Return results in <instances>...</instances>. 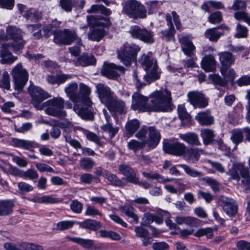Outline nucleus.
Listing matches in <instances>:
<instances>
[{
    "instance_id": "79ce46f5",
    "label": "nucleus",
    "mask_w": 250,
    "mask_h": 250,
    "mask_svg": "<svg viewBox=\"0 0 250 250\" xmlns=\"http://www.w3.org/2000/svg\"><path fill=\"white\" fill-rule=\"evenodd\" d=\"M32 201L34 202L41 204H53L57 202V199L51 195H44L40 197H35Z\"/></svg>"
},
{
    "instance_id": "f704fd0d",
    "label": "nucleus",
    "mask_w": 250,
    "mask_h": 250,
    "mask_svg": "<svg viewBox=\"0 0 250 250\" xmlns=\"http://www.w3.org/2000/svg\"><path fill=\"white\" fill-rule=\"evenodd\" d=\"M69 239L87 249L93 248L94 245V241L91 239H84L79 237H69Z\"/></svg>"
},
{
    "instance_id": "58836bf2",
    "label": "nucleus",
    "mask_w": 250,
    "mask_h": 250,
    "mask_svg": "<svg viewBox=\"0 0 250 250\" xmlns=\"http://www.w3.org/2000/svg\"><path fill=\"white\" fill-rule=\"evenodd\" d=\"M120 209L122 212L124 213L128 217L132 218L135 223H138L139 217L134 213V208L133 207L128 205H125L120 207Z\"/></svg>"
},
{
    "instance_id": "5fc2aeb1",
    "label": "nucleus",
    "mask_w": 250,
    "mask_h": 250,
    "mask_svg": "<svg viewBox=\"0 0 250 250\" xmlns=\"http://www.w3.org/2000/svg\"><path fill=\"white\" fill-rule=\"evenodd\" d=\"M0 86L7 90H9L10 88L9 75L6 71H4L2 74V78Z\"/></svg>"
},
{
    "instance_id": "e433bc0d",
    "label": "nucleus",
    "mask_w": 250,
    "mask_h": 250,
    "mask_svg": "<svg viewBox=\"0 0 250 250\" xmlns=\"http://www.w3.org/2000/svg\"><path fill=\"white\" fill-rule=\"evenodd\" d=\"M105 178L110 182V183L115 186L122 187L124 186V184L122 181L118 178L115 174H113L109 171H105Z\"/></svg>"
},
{
    "instance_id": "774afa93",
    "label": "nucleus",
    "mask_w": 250,
    "mask_h": 250,
    "mask_svg": "<svg viewBox=\"0 0 250 250\" xmlns=\"http://www.w3.org/2000/svg\"><path fill=\"white\" fill-rule=\"evenodd\" d=\"M22 250H43L42 247L32 243H22L21 245Z\"/></svg>"
},
{
    "instance_id": "69168bd1",
    "label": "nucleus",
    "mask_w": 250,
    "mask_h": 250,
    "mask_svg": "<svg viewBox=\"0 0 250 250\" xmlns=\"http://www.w3.org/2000/svg\"><path fill=\"white\" fill-rule=\"evenodd\" d=\"M222 20V16L220 12L217 11L211 14L208 18L209 21L211 23H218Z\"/></svg>"
},
{
    "instance_id": "ddd939ff",
    "label": "nucleus",
    "mask_w": 250,
    "mask_h": 250,
    "mask_svg": "<svg viewBox=\"0 0 250 250\" xmlns=\"http://www.w3.org/2000/svg\"><path fill=\"white\" fill-rule=\"evenodd\" d=\"M125 68L112 63H104L101 70V73L110 79L117 78L121 74L125 72Z\"/></svg>"
},
{
    "instance_id": "6e6d98bb",
    "label": "nucleus",
    "mask_w": 250,
    "mask_h": 250,
    "mask_svg": "<svg viewBox=\"0 0 250 250\" xmlns=\"http://www.w3.org/2000/svg\"><path fill=\"white\" fill-rule=\"evenodd\" d=\"M243 139V135L242 131L240 130H234L231 136V140L233 143L238 145L241 142Z\"/></svg>"
},
{
    "instance_id": "6e6552de",
    "label": "nucleus",
    "mask_w": 250,
    "mask_h": 250,
    "mask_svg": "<svg viewBox=\"0 0 250 250\" xmlns=\"http://www.w3.org/2000/svg\"><path fill=\"white\" fill-rule=\"evenodd\" d=\"M12 76L14 80L15 89L21 92L28 79V74L21 64H18L13 69Z\"/></svg>"
},
{
    "instance_id": "6ab92c4d",
    "label": "nucleus",
    "mask_w": 250,
    "mask_h": 250,
    "mask_svg": "<svg viewBox=\"0 0 250 250\" xmlns=\"http://www.w3.org/2000/svg\"><path fill=\"white\" fill-rule=\"evenodd\" d=\"M179 138L191 146H200L201 144L198 135L194 132H189L185 134H180Z\"/></svg>"
},
{
    "instance_id": "412c9836",
    "label": "nucleus",
    "mask_w": 250,
    "mask_h": 250,
    "mask_svg": "<svg viewBox=\"0 0 250 250\" xmlns=\"http://www.w3.org/2000/svg\"><path fill=\"white\" fill-rule=\"evenodd\" d=\"M149 141L148 145L150 147L154 148L156 146L161 138L160 132L154 127L148 128Z\"/></svg>"
},
{
    "instance_id": "f3484780",
    "label": "nucleus",
    "mask_w": 250,
    "mask_h": 250,
    "mask_svg": "<svg viewBox=\"0 0 250 250\" xmlns=\"http://www.w3.org/2000/svg\"><path fill=\"white\" fill-rule=\"evenodd\" d=\"M223 210L230 216L234 215L237 211V206L235 202L232 199L224 197L222 199Z\"/></svg>"
},
{
    "instance_id": "4468645a",
    "label": "nucleus",
    "mask_w": 250,
    "mask_h": 250,
    "mask_svg": "<svg viewBox=\"0 0 250 250\" xmlns=\"http://www.w3.org/2000/svg\"><path fill=\"white\" fill-rule=\"evenodd\" d=\"M187 146L183 143L176 142L173 144L166 143L164 145V150L167 153L175 156H181L185 154Z\"/></svg>"
},
{
    "instance_id": "5701e85b",
    "label": "nucleus",
    "mask_w": 250,
    "mask_h": 250,
    "mask_svg": "<svg viewBox=\"0 0 250 250\" xmlns=\"http://www.w3.org/2000/svg\"><path fill=\"white\" fill-rule=\"evenodd\" d=\"M195 119L202 125H208L213 123V118L208 111L198 113Z\"/></svg>"
},
{
    "instance_id": "7c9ffc66",
    "label": "nucleus",
    "mask_w": 250,
    "mask_h": 250,
    "mask_svg": "<svg viewBox=\"0 0 250 250\" xmlns=\"http://www.w3.org/2000/svg\"><path fill=\"white\" fill-rule=\"evenodd\" d=\"M74 110L76 113L83 119L91 120L93 119L92 112L87 108L80 107L79 105L76 104L74 107Z\"/></svg>"
},
{
    "instance_id": "338daca9",
    "label": "nucleus",
    "mask_w": 250,
    "mask_h": 250,
    "mask_svg": "<svg viewBox=\"0 0 250 250\" xmlns=\"http://www.w3.org/2000/svg\"><path fill=\"white\" fill-rule=\"evenodd\" d=\"M85 215L90 216H95L96 215H101V214L100 212L94 207L87 205Z\"/></svg>"
},
{
    "instance_id": "052dcab7",
    "label": "nucleus",
    "mask_w": 250,
    "mask_h": 250,
    "mask_svg": "<svg viewBox=\"0 0 250 250\" xmlns=\"http://www.w3.org/2000/svg\"><path fill=\"white\" fill-rule=\"evenodd\" d=\"M74 224L72 221H63L59 222L57 224V228L60 230H63L71 228Z\"/></svg>"
},
{
    "instance_id": "ea45409f",
    "label": "nucleus",
    "mask_w": 250,
    "mask_h": 250,
    "mask_svg": "<svg viewBox=\"0 0 250 250\" xmlns=\"http://www.w3.org/2000/svg\"><path fill=\"white\" fill-rule=\"evenodd\" d=\"M146 144V141L139 142L132 139L127 143V146L129 149L133 150L134 152H136L138 150L144 148Z\"/></svg>"
},
{
    "instance_id": "864d4df0",
    "label": "nucleus",
    "mask_w": 250,
    "mask_h": 250,
    "mask_svg": "<svg viewBox=\"0 0 250 250\" xmlns=\"http://www.w3.org/2000/svg\"><path fill=\"white\" fill-rule=\"evenodd\" d=\"M50 125L52 126H58V127L64 128H70L72 126L71 123L67 120H53L51 122Z\"/></svg>"
},
{
    "instance_id": "393cba45",
    "label": "nucleus",
    "mask_w": 250,
    "mask_h": 250,
    "mask_svg": "<svg viewBox=\"0 0 250 250\" xmlns=\"http://www.w3.org/2000/svg\"><path fill=\"white\" fill-rule=\"evenodd\" d=\"M140 126V123L137 119L128 121L125 126V134L127 137L132 136L139 129Z\"/></svg>"
},
{
    "instance_id": "aec40b11",
    "label": "nucleus",
    "mask_w": 250,
    "mask_h": 250,
    "mask_svg": "<svg viewBox=\"0 0 250 250\" xmlns=\"http://www.w3.org/2000/svg\"><path fill=\"white\" fill-rule=\"evenodd\" d=\"M188 100L194 107H205L208 104V100L203 95H188Z\"/></svg>"
},
{
    "instance_id": "4be33fe9",
    "label": "nucleus",
    "mask_w": 250,
    "mask_h": 250,
    "mask_svg": "<svg viewBox=\"0 0 250 250\" xmlns=\"http://www.w3.org/2000/svg\"><path fill=\"white\" fill-rule=\"evenodd\" d=\"M73 75L71 74H61L56 75H49L46 79L47 82L50 84H61L64 83L69 79H72Z\"/></svg>"
},
{
    "instance_id": "a19ab883",
    "label": "nucleus",
    "mask_w": 250,
    "mask_h": 250,
    "mask_svg": "<svg viewBox=\"0 0 250 250\" xmlns=\"http://www.w3.org/2000/svg\"><path fill=\"white\" fill-rule=\"evenodd\" d=\"M194 235L197 237L206 236L207 238L210 239L213 236V230L210 228H201L195 232Z\"/></svg>"
},
{
    "instance_id": "49530a36",
    "label": "nucleus",
    "mask_w": 250,
    "mask_h": 250,
    "mask_svg": "<svg viewBox=\"0 0 250 250\" xmlns=\"http://www.w3.org/2000/svg\"><path fill=\"white\" fill-rule=\"evenodd\" d=\"M163 37L167 41H170L174 39V28L172 23H170V27L169 29L162 31L161 32Z\"/></svg>"
},
{
    "instance_id": "f257e3e1",
    "label": "nucleus",
    "mask_w": 250,
    "mask_h": 250,
    "mask_svg": "<svg viewBox=\"0 0 250 250\" xmlns=\"http://www.w3.org/2000/svg\"><path fill=\"white\" fill-rule=\"evenodd\" d=\"M170 95H133L131 108L141 112H168L173 109Z\"/></svg>"
},
{
    "instance_id": "bf43d9fd",
    "label": "nucleus",
    "mask_w": 250,
    "mask_h": 250,
    "mask_svg": "<svg viewBox=\"0 0 250 250\" xmlns=\"http://www.w3.org/2000/svg\"><path fill=\"white\" fill-rule=\"evenodd\" d=\"M94 165V162L88 158H83L80 162V166L86 170H91Z\"/></svg>"
},
{
    "instance_id": "b1692460",
    "label": "nucleus",
    "mask_w": 250,
    "mask_h": 250,
    "mask_svg": "<svg viewBox=\"0 0 250 250\" xmlns=\"http://www.w3.org/2000/svg\"><path fill=\"white\" fill-rule=\"evenodd\" d=\"M215 60L211 55L206 56L201 62V66L206 71H213L215 69Z\"/></svg>"
},
{
    "instance_id": "a18cd8bd",
    "label": "nucleus",
    "mask_w": 250,
    "mask_h": 250,
    "mask_svg": "<svg viewBox=\"0 0 250 250\" xmlns=\"http://www.w3.org/2000/svg\"><path fill=\"white\" fill-rule=\"evenodd\" d=\"M229 67H222L221 69V73L225 77L227 78L229 80L233 81L235 79V73L234 69L231 68L228 69Z\"/></svg>"
},
{
    "instance_id": "423d86ee",
    "label": "nucleus",
    "mask_w": 250,
    "mask_h": 250,
    "mask_svg": "<svg viewBox=\"0 0 250 250\" xmlns=\"http://www.w3.org/2000/svg\"><path fill=\"white\" fill-rule=\"evenodd\" d=\"M99 98L110 112H116L120 114L126 112L125 102L112 95H99Z\"/></svg>"
},
{
    "instance_id": "0eeeda50",
    "label": "nucleus",
    "mask_w": 250,
    "mask_h": 250,
    "mask_svg": "<svg viewBox=\"0 0 250 250\" xmlns=\"http://www.w3.org/2000/svg\"><path fill=\"white\" fill-rule=\"evenodd\" d=\"M139 50L140 48L136 45H124L118 51V58L124 64L128 66L136 60L137 53Z\"/></svg>"
},
{
    "instance_id": "dca6fc26",
    "label": "nucleus",
    "mask_w": 250,
    "mask_h": 250,
    "mask_svg": "<svg viewBox=\"0 0 250 250\" xmlns=\"http://www.w3.org/2000/svg\"><path fill=\"white\" fill-rule=\"evenodd\" d=\"M204 152L203 149L198 148H187L184 158L188 163H195L199 160L201 154Z\"/></svg>"
},
{
    "instance_id": "37998d69",
    "label": "nucleus",
    "mask_w": 250,
    "mask_h": 250,
    "mask_svg": "<svg viewBox=\"0 0 250 250\" xmlns=\"http://www.w3.org/2000/svg\"><path fill=\"white\" fill-rule=\"evenodd\" d=\"M101 128L104 131L108 132L111 138H112L119 130L118 127L112 126L110 121L106 122V124L102 126Z\"/></svg>"
},
{
    "instance_id": "c756f323",
    "label": "nucleus",
    "mask_w": 250,
    "mask_h": 250,
    "mask_svg": "<svg viewBox=\"0 0 250 250\" xmlns=\"http://www.w3.org/2000/svg\"><path fill=\"white\" fill-rule=\"evenodd\" d=\"M88 95H69V99L75 103H81L83 104L90 106L92 102Z\"/></svg>"
},
{
    "instance_id": "473e14b6",
    "label": "nucleus",
    "mask_w": 250,
    "mask_h": 250,
    "mask_svg": "<svg viewBox=\"0 0 250 250\" xmlns=\"http://www.w3.org/2000/svg\"><path fill=\"white\" fill-rule=\"evenodd\" d=\"M104 36V30L103 28L97 27L93 29L88 34V38L89 40L99 42Z\"/></svg>"
},
{
    "instance_id": "a878e982",
    "label": "nucleus",
    "mask_w": 250,
    "mask_h": 250,
    "mask_svg": "<svg viewBox=\"0 0 250 250\" xmlns=\"http://www.w3.org/2000/svg\"><path fill=\"white\" fill-rule=\"evenodd\" d=\"M96 60L93 56L83 54L75 62L76 66H86L94 64Z\"/></svg>"
},
{
    "instance_id": "72a5a7b5",
    "label": "nucleus",
    "mask_w": 250,
    "mask_h": 250,
    "mask_svg": "<svg viewBox=\"0 0 250 250\" xmlns=\"http://www.w3.org/2000/svg\"><path fill=\"white\" fill-rule=\"evenodd\" d=\"M41 12H38L34 9H30L27 10L23 14V16L28 20L36 22L42 18Z\"/></svg>"
},
{
    "instance_id": "1a4fd4ad",
    "label": "nucleus",
    "mask_w": 250,
    "mask_h": 250,
    "mask_svg": "<svg viewBox=\"0 0 250 250\" xmlns=\"http://www.w3.org/2000/svg\"><path fill=\"white\" fill-rule=\"evenodd\" d=\"M131 36L145 43L151 44L154 42V33L151 30L138 25L131 26L129 30Z\"/></svg>"
},
{
    "instance_id": "603ef678",
    "label": "nucleus",
    "mask_w": 250,
    "mask_h": 250,
    "mask_svg": "<svg viewBox=\"0 0 250 250\" xmlns=\"http://www.w3.org/2000/svg\"><path fill=\"white\" fill-rule=\"evenodd\" d=\"M236 33L235 36L236 38H245L248 35V29L246 27L238 23L236 26Z\"/></svg>"
},
{
    "instance_id": "4c0bfd02",
    "label": "nucleus",
    "mask_w": 250,
    "mask_h": 250,
    "mask_svg": "<svg viewBox=\"0 0 250 250\" xmlns=\"http://www.w3.org/2000/svg\"><path fill=\"white\" fill-rule=\"evenodd\" d=\"M220 28V27H218L215 28L208 29L205 33L206 37L211 41L216 42L220 36L223 34V33L218 32L217 30V28Z\"/></svg>"
},
{
    "instance_id": "c03bdc74",
    "label": "nucleus",
    "mask_w": 250,
    "mask_h": 250,
    "mask_svg": "<svg viewBox=\"0 0 250 250\" xmlns=\"http://www.w3.org/2000/svg\"><path fill=\"white\" fill-rule=\"evenodd\" d=\"M239 171L243 178L242 183L245 185H250V174L249 169L246 167H240Z\"/></svg>"
},
{
    "instance_id": "7ed1b4c3",
    "label": "nucleus",
    "mask_w": 250,
    "mask_h": 250,
    "mask_svg": "<svg viewBox=\"0 0 250 250\" xmlns=\"http://www.w3.org/2000/svg\"><path fill=\"white\" fill-rule=\"evenodd\" d=\"M122 12L134 20L145 19L147 16L145 6L136 0H130L124 3Z\"/></svg>"
},
{
    "instance_id": "9b49d317",
    "label": "nucleus",
    "mask_w": 250,
    "mask_h": 250,
    "mask_svg": "<svg viewBox=\"0 0 250 250\" xmlns=\"http://www.w3.org/2000/svg\"><path fill=\"white\" fill-rule=\"evenodd\" d=\"M174 221L175 223H173L170 219L166 220V225L171 229H177L178 225L184 224L191 227H197L200 225L199 220L198 219L189 216L177 215L175 217Z\"/></svg>"
},
{
    "instance_id": "2eb2a0df",
    "label": "nucleus",
    "mask_w": 250,
    "mask_h": 250,
    "mask_svg": "<svg viewBox=\"0 0 250 250\" xmlns=\"http://www.w3.org/2000/svg\"><path fill=\"white\" fill-rule=\"evenodd\" d=\"M119 170L124 175L126 180L131 183H137L136 174L133 169L126 164H121L119 166Z\"/></svg>"
},
{
    "instance_id": "8fccbe9b",
    "label": "nucleus",
    "mask_w": 250,
    "mask_h": 250,
    "mask_svg": "<svg viewBox=\"0 0 250 250\" xmlns=\"http://www.w3.org/2000/svg\"><path fill=\"white\" fill-rule=\"evenodd\" d=\"M234 17L238 21H243L250 25V17L248 14L243 11H237L234 13Z\"/></svg>"
},
{
    "instance_id": "a211bd4d",
    "label": "nucleus",
    "mask_w": 250,
    "mask_h": 250,
    "mask_svg": "<svg viewBox=\"0 0 250 250\" xmlns=\"http://www.w3.org/2000/svg\"><path fill=\"white\" fill-rule=\"evenodd\" d=\"M11 144L15 147L31 150L32 152L35 151L34 150L32 149L34 147L35 143L33 141L16 138H12L11 139Z\"/></svg>"
},
{
    "instance_id": "c9c22d12",
    "label": "nucleus",
    "mask_w": 250,
    "mask_h": 250,
    "mask_svg": "<svg viewBox=\"0 0 250 250\" xmlns=\"http://www.w3.org/2000/svg\"><path fill=\"white\" fill-rule=\"evenodd\" d=\"M201 136L203 139V143L207 146L211 143L214 138L213 132L209 129H202L201 130Z\"/></svg>"
},
{
    "instance_id": "cd10ccee",
    "label": "nucleus",
    "mask_w": 250,
    "mask_h": 250,
    "mask_svg": "<svg viewBox=\"0 0 250 250\" xmlns=\"http://www.w3.org/2000/svg\"><path fill=\"white\" fill-rule=\"evenodd\" d=\"M220 61L222 67H229L233 64L235 58L232 55L228 52H224L219 54Z\"/></svg>"
},
{
    "instance_id": "c85d7f7f",
    "label": "nucleus",
    "mask_w": 250,
    "mask_h": 250,
    "mask_svg": "<svg viewBox=\"0 0 250 250\" xmlns=\"http://www.w3.org/2000/svg\"><path fill=\"white\" fill-rule=\"evenodd\" d=\"M81 228L95 231L102 227L100 222L94 220L87 219L79 223Z\"/></svg>"
},
{
    "instance_id": "bb28decb",
    "label": "nucleus",
    "mask_w": 250,
    "mask_h": 250,
    "mask_svg": "<svg viewBox=\"0 0 250 250\" xmlns=\"http://www.w3.org/2000/svg\"><path fill=\"white\" fill-rule=\"evenodd\" d=\"M14 206L12 200H0V216H7L13 211Z\"/></svg>"
},
{
    "instance_id": "680f3d73",
    "label": "nucleus",
    "mask_w": 250,
    "mask_h": 250,
    "mask_svg": "<svg viewBox=\"0 0 250 250\" xmlns=\"http://www.w3.org/2000/svg\"><path fill=\"white\" fill-rule=\"evenodd\" d=\"M155 220V216L150 213H145L142 218L141 225L142 226H149V225Z\"/></svg>"
},
{
    "instance_id": "3c124183",
    "label": "nucleus",
    "mask_w": 250,
    "mask_h": 250,
    "mask_svg": "<svg viewBox=\"0 0 250 250\" xmlns=\"http://www.w3.org/2000/svg\"><path fill=\"white\" fill-rule=\"evenodd\" d=\"M144 226L141 224L140 226L135 227L134 231L136 233V237L142 239L143 237L149 235L148 231L144 228Z\"/></svg>"
},
{
    "instance_id": "4d7b16f0",
    "label": "nucleus",
    "mask_w": 250,
    "mask_h": 250,
    "mask_svg": "<svg viewBox=\"0 0 250 250\" xmlns=\"http://www.w3.org/2000/svg\"><path fill=\"white\" fill-rule=\"evenodd\" d=\"M76 41H77V45L76 46L69 47V50L72 55L77 57L81 53L80 46L82 45V41L79 37H78V39Z\"/></svg>"
},
{
    "instance_id": "20e7f679",
    "label": "nucleus",
    "mask_w": 250,
    "mask_h": 250,
    "mask_svg": "<svg viewBox=\"0 0 250 250\" xmlns=\"http://www.w3.org/2000/svg\"><path fill=\"white\" fill-rule=\"evenodd\" d=\"M140 62L146 71L144 78L148 83L160 78L157 62L153 57L144 54L140 60Z\"/></svg>"
},
{
    "instance_id": "39448f33",
    "label": "nucleus",
    "mask_w": 250,
    "mask_h": 250,
    "mask_svg": "<svg viewBox=\"0 0 250 250\" xmlns=\"http://www.w3.org/2000/svg\"><path fill=\"white\" fill-rule=\"evenodd\" d=\"M182 49L185 55L190 57L187 60H184V66L187 68H193L197 66L195 62L196 58H193L194 55L195 46L188 36H183L179 39Z\"/></svg>"
},
{
    "instance_id": "09e8293b",
    "label": "nucleus",
    "mask_w": 250,
    "mask_h": 250,
    "mask_svg": "<svg viewBox=\"0 0 250 250\" xmlns=\"http://www.w3.org/2000/svg\"><path fill=\"white\" fill-rule=\"evenodd\" d=\"M179 166L182 167L185 172L190 176L197 177H200L202 175L201 172L192 168L186 165H180Z\"/></svg>"
},
{
    "instance_id": "2f4dec72",
    "label": "nucleus",
    "mask_w": 250,
    "mask_h": 250,
    "mask_svg": "<svg viewBox=\"0 0 250 250\" xmlns=\"http://www.w3.org/2000/svg\"><path fill=\"white\" fill-rule=\"evenodd\" d=\"M88 13H101L105 16H109L111 14L110 9L105 7L103 5L95 4L91 6L90 8L87 10Z\"/></svg>"
},
{
    "instance_id": "f03ea898",
    "label": "nucleus",
    "mask_w": 250,
    "mask_h": 250,
    "mask_svg": "<svg viewBox=\"0 0 250 250\" xmlns=\"http://www.w3.org/2000/svg\"><path fill=\"white\" fill-rule=\"evenodd\" d=\"M6 34V39H11L13 40V42L11 44L9 43L3 44L2 49L0 51V56L4 63H11L13 62L17 58L12 55L8 50V48L11 46L14 50L19 51L23 47L25 42L22 40L21 31L15 26L7 27Z\"/></svg>"
},
{
    "instance_id": "0e129e2a",
    "label": "nucleus",
    "mask_w": 250,
    "mask_h": 250,
    "mask_svg": "<svg viewBox=\"0 0 250 250\" xmlns=\"http://www.w3.org/2000/svg\"><path fill=\"white\" fill-rule=\"evenodd\" d=\"M83 204L77 200H73L70 204V208L73 212L80 213L83 209Z\"/></svg>"
},
{
    "instance_id": "de8ad7c7",
    "label": "nucleus",
    "mask_w": 250,
    "mask_h": 250,
    "mask_svg": "<svg viewBox=\"0 0 250 250\" xmlns=\"http://www.w3.org/2000/svg\"><path fill=\"white\" fill-rule=\"evenodd\" d=\"M201 180L210 186L212 189L215 192L219 190V184L215 179L210 177H205L202 178Z\"/></svg>"
},
{
    "instance_id": "f8f14e48",
    "label": "nucleus",
    "mask_w": 250,
    "mask_h": 250,
    "mask_svg": "<svg viewBox=\"0 0 250 250\" xmlns=\"http://www.w3.org/2000/svg\"><path fill=\"white\" fill-rule=\"evenodd\" d=\"M47 107L45 109L47 114L59 117H64L65 112L62 110L64 101L61 98H55L46 103Z\"/></svg>"
},
{
    "instance_id": "13d9d810",
    "label": "nucleus",
    "mask_w": 250,
    "mask_h": 250,
    "mask_svg": "<svg viewBox=\"0 0 250 250\" xmlns=\"http://www.w3.org/2000/svg\"><path fill=\"white\" fill-rule=\"evenodd\" d=\"M178 114L180 118L182 120H186L189 122L190 120V116L187 112L185 107L183 105H179L178 107Z\"/></svg>"
},
{
    "instance_id": "e2e57ef3",
    "label": "nucleus",
    "mask_w": 250,
    "mask_h": 250,
    "mask_svg": "<svg viewBox=\"0 0 250 250\" xmlns=\"http://www.w3.org/2000/svg\"><path fill=\"white\" fill-rule=\"evenodd\" d=\"M36 167L41 172H55L54 170L51 167L44 163H37Z\"/></svg>"
},
{
    "instance_id": "9d476101",
    "label": "nucleus",
    "mask_w": 250,
    "mask_h": 250,
    "mask_svg": "<svg viewBox=\"0 0 250 250\" xmlns=\"http://www.w3.org/2000/svg\"><path fill=\"white\" fill-rule=\"evenodd\" d=\"M78 37L76 32L73 30H57L54 33V42L58 44L70 45L74 41L77 40Z\"/></svg>"
}]
</instances>
